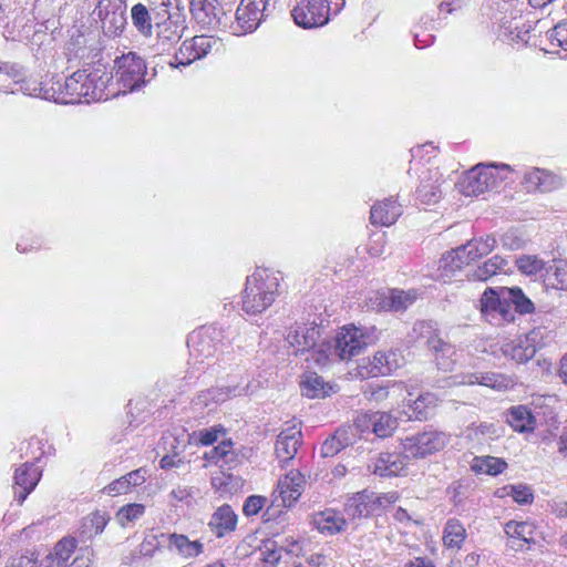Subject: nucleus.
I'll use <instances>...</instances> for the list:
<instances>
[{
  "label": "nucleus",
  "instance_id": "1",
  "mask_svg": "<svg viewBox=\"0 0 567 567\" xmlns=\"http://www.w3.org/2000/svg\"><path fill=\"white\" fill-rule=\"evenodd\" d=\"M280 271L257 267L246 279L243 295V310L248 315H258L268 309L280 292Z\"/></svg>",
  "mask_w": 567,
  "mask_h": 567
},
{
  "label": "nucleus",
  "instance_id": "2",
  "mask_svg": "<svg viewBox=\"0 0 567 567\" xmlns=\"http://www.w3.org/2000/svg\"><path fill=\"white\" fill-rule=\"evenodd\" d=\"M346 6V0H295L291 17L297 25L312 29L326 25Z\"/></svg>",
  "mask_w": 567,
  "mask_h": 567
},
{
  "label": "nucleus",
  "instance_id": "3",
  "mask_svg": "<svg viewBox=\"0 0 567 567\" xmlns=\"http://www.w3.org/2000/svg\"><path fill=\"white\" fill-rule=\"evenodd\" d=\"M115 75L110 81L118 95L138 91L146 84L145 61L135 52H128L114 61Z\"/></svg>",
  "mask_w": 567,
  "mask_h": 567
},
{
  "label": "nucleus",
  "instance_id": "4",
  "mask_svg": "<svg viewBox=\"0 0 567 567\" xmlns=\"http://www.w3.org/2000/svg\"><path fill=\"white\" fill-rule=\"evenodd\" d=\"M377 339L375 327L358 328L353 324L342 327L330 341L334 358L346 361L360 354Z\"/></svg>",
  "mask_w": 567,
  "mask_h": 567
},
{
  "label": "nucleus",
  "instance_id": "5",
  "mask_svg": "<svg viewBox=\"0 0 567 567\" xmlns=\"http://www.w3.org/2000/svg\"><path fill=\"white\" fill-rule=\"evenodd\" d=\"M126 0H100L93 10V17L103 35L116 39L123 34L127 25Z\"/></svg>",
  "mask_w": 567,
  "mask_h": 567
},
{
  "label": "nucleus",
  "instance_id": "6",
  "mask_svg": "<svg viewBox=\"0 0 567 567\" xmlns=\"http://www.w3.org/2000/svg\"><path fill=\"white\" fill-rule=\"evenodd\" d=\"M508 169V166L503 164L484 165L478 164L470 169L463 181L460 183V190L465 196H480L485 192L495 189L504 181L499 171Z\"/></svg>",
  "mask_w": 567,
  "mask_h": 567
},
{
  "label": "nucleus",
  "instance_id": "7",
  "mask_svg": "<svg viewBox=\"0 0 567 567\" xmlns=\"http://www.w3.org/2000/svg\"><path fill=\"white\" fill-rule=\"evenodd\" d=\"M278 0H241L236 10L235 33L254 32L276 10Z\"/></svg>",
  "mask_w": 567,
  "mask_h": 567
},
{
  "label": "nucleus",
  "instance_id": "8",
  "mask_svg": "<svg viewBox=\"0 0 567 567\" xmlns=\"http://www.w3.org/2000/svg\"><path fill=\"white\" fill-rule=\"evenodd\" d=\"M223 330L216 326L202 327L193 331L187 339L190 357L196 362L213 358L223 341Z\"/></svg>",
  "mask_w": 567,
  "mask_h": 567
},
{
  "label": "nucleus",
  "instance_id": "9",
  "mask_svg": "<svg viewBox=\"0 0 567 567\" xmlns=\"http://www.w3.org/2000/svg\"><path fill=\"white\" fill-rule=\"evenodd\" d=\"M449 435L436 430H426L402 440V447L409 457L423 458L445 447Z\"/></svg>",
  "mask_w": 567,
  "mask_h": 567
},
{
  "label": "nucleus",
  "instance_id": "10",
  "mask_svg": "<svg viewBox=\"0 0 567 567\" xmlns=\"http://www.w3.org/2000/svg\"><path fill=\"white\" fill-rule=\"evenodd\" d=\"M481 312L486 321L494 326H502L515 319L511 303L507 302L505 293L494 288H487L481 297Z\"/></svg>",
  "mask_w": 567,
  "mask_h": 567
},
{
  "label": "nucleus",
  "instance_id": "11",
  "mask_svg": "<svg viewBox=\"0 0 567 567\" xmlns=\"http://www.w3.org/2000/svg\"><path fill=\"white\" fill-rule=\"evenodd\" d=\"M417 293L415 290L392 289L389 291H375L368 298V307L375 311H404L415 300Z\"/></svg>",
  "mask_w": 567,
  "mask_h": 567
},
{
  "label": "nucleus",
  "instance_id": "12",
  "mask_svg": "<svg viewBox=\"0 0 567 567\" xmlns=\"http://www.w3.org/2000/svg\"><path fill=\"white\" fill-rule=\"evenodd\" d=\"M34 79L28 75L27 70L19 63H0V91L4 93H22L28 95L34 92Z\"/></svg>",
  "mask_w": 567,
  "mask_h": 567
},
{
  "label": "nucleus",
  "instance_id": "13",
  "mask_svg": "<svg viewBox=\"0 0 567 567\" xmlns=\"http://www.w3.org/2000/svg\"><path fill=\"white\" fill-rule=\"evenodd\" d=\"M113 75L104 69L96 68L92 71L87 70V79L83 82V102L90 103L94 101L109 100L118 96V92L113 90V83L110 81Z\"/></svg>",
  "mask_w": 567,
  "mask_h": 567
},
{
  "label": "nucleus",
  "instance_id": "14",
  "mask_svg": "<svg viewBox=\"0 0 567 567\" xmlns=\"http://www.w3.org/2000/svg\"><path fill=\"white\" fill-rule=\"evenodd\" d=\"M216 44V40L209 35H195L185 40L175 53L169 65L179 68L187 66L196 60L205 58Z\"/></svg>",
  "mask_w": 567,
  "mask_h": 567
},
{
  "label": "nucleus",
  "instance_id": "15",
  "mask_svg": "<svg viewBox=\"0 0 567 567\" xmlns=\"http://www.w3.org/2000/svg\"><path fill=\"white\" fill-rule=\"evenodd\" d=\"M244 394H247V388L239 385L213 386L200 391L192 400V408L196 412L213 411L227 400Z\"/></svg>",
  "mask_w": 567,
  "mask_h": 567
},
{
  "label": "nucleus",
  "instance_id": "16",
  "mask_svg": "<svg viewBox=\"0 0 567 567\" xmlns=\"http://www.w3.org/2000/svg\"><path fill=\"white\" fill-rule=\"evenodd\" d=\"M542 337L540 330H532L524 337H519L502 347L505 357L511 358L517 363H525L532 360L539 347L538 340Z\"/></svg>",
  "mask_w": 567,
  "mask_h": 567
},
{
  "label": "nucleus",
  "instance_id": "17",
  "mask_svg": "<svg viewBox=\"0 0 567 567\" xmlns=\"http://www.w3.org/2000/svg\"><path fill=\"white\" fill-rule=\"evenodd\" d=\"M354 425L361 431H371L379 437L392 435L398 426V421L388 412L362 413L354 420Z\"/></svg>",
  "mask_w": 567,
  "mask_h": 567
},
{
  "label": "nucleus",
  "instance_id": "18",
  "mask_svg": "<svg viewBox=\"0 0 567 567\" xmlns=\"http://www.w3.org/2000/svg\"><path fill=\"white\" fill-rule=\"evenodd\" d=\"M192 18L202 28L214 29L223 24L225 11L217 0H189Z\"/></svg>",
  "mask_w": 567,
  "mask_h": 567
},
{
  "label": "nucleus",
  "instance_id": "19",
  "mask_svg": "<svg viewBox=\"0 0 567 567\" xmlns=\"http://www.w3.org/2000/svg\"><path fill=\"white\" fill-rule=\"evenodd\" d=\"M320 339V329L318 326L297 324L291 327L286 340L295 349V354H302L317 346Z\"/></svg>",
  "mask_w": 567,
  "mask_h": 567
},
{
  "label": "nucleus",
  "instance_id": "20",
  "mask_svg": "<svg viewBox=\"0 0 567 567\" xmlns=\"http://www.w3.org/2000/svg\"><path fill=\"white\" fill-rule=\"evenodd\" d=\"M41 472L33 463H24L14 473V499L21 505L37 486Z\"/></svg>",
  "mask_w": 567,
  "mask_h": 567
},
{
  "label": "nucleus",
  "instance_id": "21",
  "mask_svg": "<svg viewBox=\"0 0 567 567\" xmlns=\"http://www.w3.org/2000/svg\"><path fill=\"white\" fill-rule=\"evenodd\" d=\"M111 517L104 511H95L83 517L75 532L74 538L78 543L85 544L91 542L97 535H101Z\"/></svg>",
  "mask_w": 567,
  "mask_h": 567
},
{
  "label": "nucleus",
  "instance_id": "22",
  "mask_svg": "<svg viewBox=\"0 0 567 567\" xmlns=\"http://www.w3.org/2000/svg\"><path fill=\"white\" fill-rule=\"evenodd\" d=\"M408 457L398 452H382L373 461L372 471L381 477L398 476L405 470Z\"/></svg>",
  "mask_w": 567,
  "mask_h": 567
},
{
  "label": "nucleus",
  "instance_id": "23",
  "mask_svg": "<svg viewBox=\"0 0 567 567\" xmlns=\"http://www.w3.org/2000/svg\"><path fill=\"white\" fill-rule=\"evenodd\" d=\"M302 443L301 430L289 427L280 432L277 436L275 452L279 462L285 465L293 460L298 449Z\"/></svg>",
  "mask_w": 567,
  "mask_h": 567
},
{
  "label": "nucleus",
  "instance_id": "24",
  "mask_svg": "<svg viewBox=\"0 0 567 567\" xmlns=\"http://www.w3.org/2000/svg\"><path fill=\"white\" fill-rule=\"evenodd\" d=\"M443 182V175L437 168L429 169L416 189L417 199L425 205L436 204L442 197Z\"/></svg>",
  "mask_w": 567,
  "mask_h": 567
},
{
  "label": "nucleus",
  "instance_id": "25",
  "mask_svg": "<svg viewBox=\"0 0 567 567\" xmlns=\"http://www.w3.org/2000/svg\"><path fill=\"white\" fill-rule=\"evenodd\" d=\"M161 537L166 539V547L169 551L185 559L196 558L204 551V544L202 542L190 540L184 534H161Z\"/></svg>",
  "mask_w": 567,
  "mask_h": 567
},
{
  "label": "nucleus",
  "instance_id": "26",
  "mask_svg": "<svg viewBox=\"0 0 567 567\" xmlns=\"http://www.w3.org/2000/svg\"><path fill=\"white\" fill-rule=\"evenodd\" d=\"M237 515L230 505L219 506L210 516L207 524L212 534L217 538H223L235 532L237 527Z\"/></svg>",
  "mask_w": 567,
  "mask_h": 567
},
{
  "label": "nucleus",
  "instance_id": "27",
  "mask_svg": "<svg viewBox=\"0 0 567 567\" xmlns=\"http://www.w3.org/2000/svg\"><path fill=\"white\" fill-rule=\"evenodd\" d=\"M152 8H159V0H155L150 7L143 3H136L131 9V21L136 32L146 39L153 35V17L154 11Z\"/></svg>",
  "mask_w": 567,
  "mask_h": 567
},
{
  "label": "nucleus",
  "instance_id": "28",
  "mask_svg": "<svg viewBox=\"0 0 567 567\" xmlns=\"http://www.w3.org/2000/svg\"><path fill=\"white\" fill-rule=\"evenodd\" d=\"M402 215V205L393 197L375 203L370 210L373 225L391 226Z\"/></svg>",
  "mask_w": 567,
  "mask_h": 567
},
{
  "label": "nucleus",
  "instance_id": "29",
  "mask_svg": "<svg viewBox=\"0 0 567 567\" xmlns=\"http://www.w3.org/2000/svg\"><path fill=\"white\" fill-rule=\"evenodd\" d=\"M300 390L303 396L309 399H324L338 391V385L327 382L317 373L310 372L300 382Z\"/></svg>",
  "mask_w": 567,
  "mask_h": 567
},
{
  "label": "nucleus",
  "instance_id": "30",
  "mask_svg": "<svg viewBox=\"0 0 567 567\" xmlns=\"http://www.w3.org/2000/svg\"><path fill=\"white\" fill-rule=\"evenodd\" d=\"M63 82L64 79L60 76H52L50 80L44 82H39L34 79V92H29L28 95L54 101L55 103L68 104Z\"/></svg>",
  "mask_w": 567,
  "mask_h": 567
},
{
  "label": "nucleus",
  "instance_id": "31",
  "mask_svg": "<svg viewBox=\"0 0 567 567\" xmlns=\"http://www.w3.org/2000/svg\"><path fill=\"white\" fill-rule=\"evenodd\" d=\"M525 184L529 190H539L542 193L551 192L561 186V178L546 169L533 168L524 177Z\"/></svg>",
  "mask_w": 567,
  "mask_h": 567
},
{
  "label": "nucleus",
  "instance_id": "32",
  "mask_svg": "<svg viewBox=\"0 0 567 567\" xmlns=\"http://www.w3.org/2000/svg\"><path fill=\"white\" fill-rule=\"evenodd\" d=\"M403 357L399 351H378L370 361V373L373 375H389L401 368Z\"/></svg>",
  "mask_w": 567,
  "mask_h": 567
},
{
  "label": "nucleus",
  "instance_id": "33",
  "mask_svg": "<svg viewBox=\"0 0 567 567\" xmlns=\"http://www.w3.org/2000/svg\"><path fill=\"white\" fill-rule=\"evenodd\" d=\"M463 384H480L493 390L503 391L513 386V380L497 372H475L463 377Z\"/></svg>",
  "mask_w": 567,
  "mask_h": 567
},
{
  "label": "nucleus",
  "instance_id": "34",
  "mask_svg": "<svg viewBox=\"0 0 567 567\" xmlns=\"http://www.w3.org/2000/svg\"><path fill=\"white\" fill-rule=\"evenodd\" d=\"M295 548H299V543L292 540L289 546L278 545L274 539H266L259 547V559L265 564V567H276L281 559V551L293 554Z\"/></svg>",
  "mask_w": 567,
  "mask_h": 567
},
{
  "label": "nucleus",
  "instance_id": "35",
  "mask_svg": "<svg viewBox=\"0 0 567 567\" xmlns=\"http://www.w3.org/2000/svg\"><path fill=\"white\" fill-rule=\"evenodd\" d=\"M312 525L322 534L333 535L343 529L346 520L337 512L326 509L313 515Z\"/></svg>",
  "mask_w": 567,
  "mask_h": 567
},
{
  "label": "nucleus",
  "instance_id": "36",
  "mask_svg": "<svg viewBox=\"0 0 567 567\" xmlns=\"http://www.w3.org/2000/svg\"><path fill=\"white\" fill-rule=\"evenodd\" d=\"M504 530L511 538L509 546L514 549L522 548L524 544L533 540L534 526L529 523L511 520L505 524Z\"/></svg>",
  "mask_w": 567,
  "mask_h": 567
},
{
  "label": "nucleus",
  "instance_id": "37",
  "mask_svg": "<svg viewBox=\"0 0 567 567\" xmlns=\"http://www.w3.org/2000/svg\"><path fill=\"white\" fill-rule=\"evenodd\" d=\"M507 266L508 261L505 258L495 255L473 269L467 277L474 281H486L499 272H506Z\"/></svg>",
  "mask_w": 567,
  "mask_h": 567
},
{
  "label": "nucleus",
  "instance_id": "38",
  "mask_svg": "<svg viewBox=\"0 0 567 567\" xmlns=\"http://www.w3.org/2000/svg\"><path fill=\"white\" fill-rule=\"evenodd\" d=\"M461 252H465V257L471 264L476 259L487 256L496 247V239L493 236L481 237L478 239L468 240L465 245H461Z\"/></svg>",
  "mask_w": 567,
  "mask_h": 567
},
{
  "label": "nucleus",
  "instance_id": "39",
  "mask_svg": "<svg viewBox=\"0 0 567 567\" xmlns=\"http://www.w3.org/2000/svg\"><path fill=\"white\" fill-rule=\"evenodd\" d=\"M87 79V69L78 70L64 79L63 87L66 93V103H83V82Z\"/></svg>",
  "mask_w": 567,
  "mask_h": 567
},
{
  "label": "nucleus",
  "instance_id": "40",
  "mask_svg": "<svg viewBox=\"0 0 567 567\" xmlns=\"http://www.w3.org/2000/svg\"><path fill=\"white\" fill-rule=\"evenodd\" d=\"M369 491L364 489L352 495L346 503L344 511L352 518L372 516Z\"/></svg>",
  "mask_w": 567,
  "mask_h": 567
},
{
  "label": "nucleus",
  "instance_id": "41",
  "mask_svg": "<svg viewBox=\"0 0 567 567\" xmlns=\"http://www.w3.org/2000/svg\"><path fill=\"white\" fill-rule=\"evenodd\" d=\"M352 444V437L344 429H338L333 435L328 437L321 445V455L323 457H332L341 450Z\"/></svg>",
  "mask_w": 567,
  "mask_h": 567
},
{
  "label": "nucleus",
  "instance_id": "42",
  "mask_svg": "<svg viewBox=\"0 0 567 567\" xmlns=\"http://www.w3.org/2000/svg\"><path fill=\"white\" fill-rule=\"evenodd\" d=\"M507 422L516 432L523 433L534 429V416L524 405L512 408L507 415Z\"/></svg>",
  "mask_w": 567,
  "mask_h": 567
},
{
  "label": "nucleus",
  "instance_id": "43",
  "mask_svg": "<svg viewBox=\"0 0 567 567\" xmlns=\"http://www.w3.org/2000/svg\"><path fill=\"white\" fill-rule=\"evenodd\" d=\"M87 38L80 28L73 27L69 30V40L65 42L64 50L70 61L72 58H84L86 51Z\"/></svg>",
  "mask_w": 567,
  "mask_h": 567
},
{
  "label": "nucleus",
  "instance_id": "44",
  "mask_svg": "<svg viewBox=\"0 0 567 567\" xmlns=\"http://www.w3.org/2000/svg\"><path fill=\"white\" fill-rule=\"evenodd\" d=\"M502 291L505 293V298L507 299V302L511 303V309L513 310L514 306V313L518 312L520 315L532 313L535 309L534 303L530 301L529 298H527L523 290L518 287H502Z\"/></svg>",
  "mask_w": 567,
  "mask_h": 567
},
{
  "label": "nucleus",
  "instance_id": "45",
  "mask_svg": "<svg viewBox=\"0 0 567 567\" xmlns=\"http://www.w3.org/2000/svg\"><path fill=\"white\" fill-rule=\"evenodd\" d=\"M466 538L463 524L456 518H450L444 527L443 543L449 548H461Z\"/></svg>",
  "mask_w": 567,
  "mask_h": 567
},
{
  "label": "nucleus",
  "instance_id": "46",
  "mask_svg": "<svg viewBox=\"0 0 567 567\" xmlns=\"http://www.w3.org/2000/svg\"><path fill=\"white\" fill-rule=\"evenodd\" d=\"M427 343L432 350H434L436 353L441 354V355H437V358H436L437 365L443 370H453V365H454L456 359H454L453 361H447L445 359V357H447V355L457 357V352L454 349V347L437 337L430 338Z\"/></svg>",
  "mask_w": 567,
  "mask_h": 567
},
{
  "label": "nucleus",
  "instance_id": "47",
  "mask_svg": "<svg viewBox=\"0 0 567 567\" xmlns=\"http://www.w3.org/2000/svg\"><path fill=\"white\" fill-rule=\"evenodd\" d=\"M506 467L505 461L493 456L474 457L471 464L473 472L488 475L501 474Z\"/></svg>",
  "mask_w": 567,
  "mask_h": 567
},
{
  "label": "nucleus",
  "instance_id": "48",
  "mask_svg": "<svg viewBox=\"0 0 567 567\" xmlns=\"http://www.w3.org/2000/svg\"><path fill=\"white\" fill-rule=\"evenodd\" d=\"M236 456L230 440L220 442L209 453H206L209 461L220 463V466L231 465L236 461Z\"/></svg>",
  "mask_w": 567,
  "mask_h": 567
},
{
  "label": "nucleus",
  "instance_id": "49",
  "mask_svg": "<svg viewBox=\"0 0 567 567\" xmlns=\"http://www.w3.org/2000/svg\"><path fill=\"white\" fill-rule=\"evenodd\" d=\"M369 497L372 516H379L399 499V494L398 492L378 494L369 491Z\"/></svg>",
  "mask_w": 567,
  "mask_h": 567
},
{
  "label": "nucleus",
  "instance_id": "50",
  "mask_svg": "<svg viewBox=\"0 0 567 567\" xmlns=\"http://www.w3.org/2000/svg\"><path fill=\"white\" fill-rule=\"evenodd\" d=\"M369 497L372 516H379L399 499V494L398 492L378 494L369 491Z\"/></svg>",
  "mask_w": 567,
  "mask_h": 567
},
{
  "label": "nucleus",
  "instance_id": "51",
  "mask_svg": "<svg viewBox=\"0 0 567 567\" xmlns=\"http://www.w3.org/2000/svg\"><path fill=\"white\" fill-rule=\"evenodd\" d=\"M78 542L74 537L62 538L54 547L53 564L58 567L65 566L76 548Z\"/></svg>",
  "mask_w": 567,
  "mask_h": 567
},
{
  "label": "nucleus",
  "instance_id": "52",
  "mask_svg": "<svg viewBox=\"0 0 567 567\" xmlns=\"http://www.w3.org/2000/svg\"><path fill=\"white\" fill-rule=\"evenodd\" d=\"M460 250H462L461 246L452 249L441 258L440 268L446 274H453L456 270H460L463 266L470 265L465 257L466 254L461 252Z\"/></svg>",
  "mask_w": 567,
  "mask_h": 567
},
{
  "label": "nucleus",
  "instance_id": "53",
  "mask_svg": "<svg viewBox=\"0 0 567 567\" xmlns=\"http://www.w3.org/2000/svg\"><path fill=\"white\" fill-rule=\"evenodd\" d=\"M412 402L411 409L412 414L409 417H415L417 420L427 419L429 410L435 405L436 398L432 393H421L415 400L410 399Z\"/></svg>",
  "mask_w": 567,
  "mask_h": 567
},
{
  "label": "nucleus",
  "instance_id": "54",
  "mask_svg": "<svg viewBox=\"0 0 567 567\" xmlns=\"http://www.w3.org/2000/svg\"><path fill=\"white\" fill-rule=\"evenodd\" d=\"M306 358L307 361H312L318 365H326L332 358H334L333 348L330 341L321 342L315 346Z\"/></svg>",
  "mask_w": 567,
  "mask_h": 567
},
{
  "label": "nucleus",
  "instance_id": "55",
  "mask_svg": "<svg viewBox=\"0 0 567 567\" xmlns=\"http://www.w3.org/2000/svg\"><path fill=\"white\" fill-rule=\"evenodd\" d=\"M515 262L518 270L527 276L536 275L545 267V262L534 255H523Z\"/></svg>",
  "mask_w": 567,
  "mask_h": 567
},
{
  "label": "nucleus",
  "instance_id": "56",
  "mask_svg": "<svg viewBox=\"0 0 567 567\" xmlns=\"http://www.w3.org/2000/svg\"><path fill=\"white\" fill-rule=\"evenodd\" d=\"M145 513V506L143 504H127L121 507L116 514L118 523L124 526L126 523L134 522L142 517Z\"/></svg>",
  "mask_w": 567,
  "mask_h": 567
},
{
  "label": "nucleus",
  "instance_id": "57",
  "mask_svg": "<svg viewBox=\"0 0 567 567\" xmlns=\"http://www.w3.org/2000/svg\"><path fill=\"white\" fill-rule=\"evenodd\" d=\"M59 24L60 22L56 18H51L44 22L38 23L33 33V41L40 40L42 42V35H45L48 32H50L52 40H55L61 35V29L59 28Z\"/></svg>",
  "mask_w": 567,
  "mask_h": 567
},
{
  "label": "nucleus",
  "instance_id": "58",
  "mask_svg": "<svg viewBox=\"0 0 567 567\" xmlns=\"http://www.w3.org/2000/svg\"><path fill=\"white\" fill-rule=\"evenodd\" d=\"M275 494H277L276 502L280 499L284 507H291L299 499L302 492L298 488L289 489L287 485L278 483Z\"/></svg>",
  "mask_w": 567,
  "mask_h": 567
},
{
  "label": "nucleus",
  "instance_id": "59",
  "mask_svg": "<svg viewBox=\"0 0 567 567\" xmlns=\"http://www.w3.org/2000/svg\"><path fill=\"white\" fill-rule=\"evenodd\" d=\"M547 280L553 288L567 290V261H559Z\"/></svg>",
  "mask_w": 567,
  "mask_h": 567
},
{
  "label": "nucleus",
  "instance_id": "60",
  "mask_svg": "<svg viewBox=\"0 0 567 567\" xmlns=\"http://www.w3.org/2000/svg\"><path fill=\"white\" fill-rule=\"evenodd\" d=\"M509 488L508 495H512L514 501L520 505L532 504L534 501V494L529 486L527 485H509L504 487V489Z\"/></svg>",
  "mask_w": 567,
  "mask_h": 567
},
{
  "label": "nucleus",
  "instance_id": "61",
  "mask_svg": "<svg viewBox=\"0 0 567 567\" xmlns=\"http://www.w3.org/2000/svg\"><path fill=\"white\" fill-rule=\"evenodd\" d=\"M548 38L551 44L567 51V19L558 22L549 32Z\"/></svg>",
  "mask_w": 567,
  "mask_h": 567
},
{
  "label": "nucleus",
  "instance_id": "62",
  "mask_svg": "<svg viewBox=\"0 0 567 567\" xmlns=\"http://www.w3.org/2000/svg\"><path fill=\"white\" fill-rule=\"evenodd\" d=\"M266 503V498L258 495H251L249 496L243 506V512L246 516H254L257 515L260 509L264 507Z\"/></svg>",
  "mask_w": 567,
  "mask_h": 567
},
{
  "label": "nucleus",
  "instance_id": "63",
  "mask_svg": "<svg viewBox=\"0 0 567 567\" xmlns=\"http://www.w3.org/2000/svg\"><path fill=\"white\" fill-rule=\"evenodd\" d=\"M279 484L287 485L289 489H301L303 492L305 476L298 471H290L282 480H279Z\"/></svg>",
  "mask_w": 567,
  "mask_h": 567
},
{
  "label": "nucleus",
  "instance_id": "64",
  "mask_svg": "<svg viewBox=\"0 0 567 567\" xmlns=\"http://www.w3.org/2000/svg\"><path fill=\"white\" fill-rule=\"evenodd\" d=\"M6 567H39L38 557L34 554L14 557Z\"/></svg>",
  "mask_w": 567,
  "mask_h": 567
}]
</instances>
